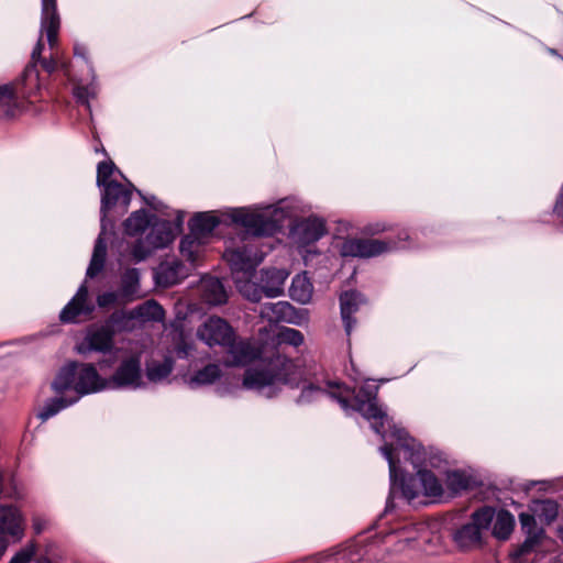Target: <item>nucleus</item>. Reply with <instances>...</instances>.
<instances>
[{
	"label": "nucleus",
	"instance_id": "f257e3e1",
	"mask_svg": "<svg viewBox=\"0 0 563 563\" xmlns=\"http://www.w3.org/2000/svg\"><path fill=\"white\" fill-rule=\"evenodd\" d=\"M282 385L292 388L301 386L296 398L299 406L311 405L323 396H329L338 401L343 410L360 412L375 433H380L388 420L386 410L377 404V386L366 384L356 390L336 380H324L322 384L310 382L305 377L300 366L279 351L269 357L261 358L255 366L249 367L244 373L243 386L268 399L278 395Z\"/></svg>",
	"mask_w": 563,
	"mask_h": 563
},
{
	"label": "nucleus",
	"instance_id": "f03ea898",
	"mask_svg": "<svg viewBox=\"0 0 563 563\" xmlns=\"http://www.w3.org/2000/svg\"><path fill=\"white\" fill-rule=\"evenodd\" d=\"M377 434L384 441L379 452L389 466L390 488L385 511L395 507L394 499L397 496L410 505H416L421 495L432 498L443 495L441 481L429 470L440 466L442 457L438 452L427 451L389 417L382 432Z\"/></svg>",
	"mask_w": 563,
	"mask_h": 563
},
{
	"label": "nucleus",
	"instance_id": "7ed1b4c3",
	"mask_svg": "<svg viewBox=\"0 0 563 563\" xmlns=\"http://www.w3.org/2000/svg\"><path fill=\"white\" fill-rule=\"evenodd\" d=\"M225 216L253 238L272 236L280 230L290 211L284 201L276 205H258L254 208L242 207L230 209Z\"/></svg>",
	"mask_w": 563,
	"mask_h": 563
},
{
	"label": "nucleus",
	"instance_id": "20e7f679",
	"mask_svg": "<svg viewBox=\"0 0 563 563\" xmlns=\"http://www.w3.org/2000/svg\"><path fill=\"white\" fill-rule=\"evenodd\" d=\"M124 180L129 187H125L118 181H112L108 186L101 188V231L96 240L92 256L86 272V276L89 278L96 277L102 272L104 267L107 256V242L104 239V233L108 225L112 227V223L107 219V212L114 207H120L123 211H125L130 206L132 189L135 190V188L126 178Z\"/></svg>",
	"mask_w": 563,
	"mask_h": 563
},
{
	"label": "nucleus",
	"instance_id": "39448f33",
	"mask_svg": "<svg viewBox=\"0 0 563 563\" xmlns=\"http://www.w3.org/2000/svg\"><path fill=\"white\" fill-rule=\"evenodd\" d=\"M52 389L63 394L73 389L78 400L86 395L108 389L107 378L102 377L91 363L68 362L56 374Z\"/></svg>",
	"mask_w": 563,
	"mask_h": 563
},
{
	"label": "nucleus",
	"instance_id": "423d86ee",
	"mask_svg": "<svg viewBox=\"0 0 563 563\" xmlns=\"http://www.w3.org/2000/svg\"><path fill=\"white\" fill-rule=\"evenodd\" d=\"M184 212L179 211L175 221L161 220L155 217L144 240H137L132 249V255L137 261H144L154 251L167 247L181 231Z\"/></svg>",
	"mask_w": 563,
	"mask_h": 563
},
{
	"label": "nucleus",
	"instance_id": "0eeeda50",
	"mask_svg": "<svg viewBox=\"0 0 563 563\" xmlns=\"http://www.w3.org/2000/svg\"><path fill=\"white\" fill-rule=\"evenodd\" d=\"M494 516V508L488 506L475 510L467 522L454 529L452 538L456 547L462 550L479 548L483 543V534L492 526Z\"/></svg>",
	"mask_w": 563,
	"mask_h": 563
},
{
	"label": "nucleus",
	"instance_id": "6e6552de",
	"mask_svg": "<svg viewBox=\"0 0 563 563\" xmlns=\"http://www.w3.org/2000/svg\"><path fill=\"white\" fill-rule=\"evenodd\" d=\"M108 389L137 390L145 388L140 354H130L120 360L114 372L107 378Z\"/></svg>",
	"mask_w": 563,
	"mask_h": 563
},
{
	"label": "nucleus",
	"instance_id": "1a4fd4ad",
	"mask_svg": "<svg viewBox=\"0 0 563 563\" xmlns=\"http://www.w3.org/2000/svg\"><path fill=\"white\" fill-rule=\"evenodd\" d=\"M44 44L42 38L38 40L37 44L32 51L31 58L32 63L25 67L19 81V92L25 98L34 97L41 89L40 76L37 70V63L41 64L42 68L52 74L58 67V62L54 58H42V52Z\"/></svg>",
	"mask_w": 563,
	"mask_h": 563
},
{
	"label": "nucleus",
	"instance_id": "9d476101",
	"mask_svg": "<svg viewBox=\"0 0 563 563\" xmlns=\"http://www.w3.org/2000/svg\"><path fill=\"white\" fill-rule=\"evenodd\" d=\"M74 54L77 58H80V63L82 64V66L86 67L87 78H76L74 75L70 74V70L65 65H63V67L65 69L66 75L71 80L76 81L74 89H73L76 100L79 103L85 104L89 109L90 108L89 100L91 98H95L97 95V91H98L97 85L95 82V78H96L95 71L87 58V47L86 46L76 44L74 46Z\"/></svg>",
	"mask_w": 563,
	"mask_h": 563
},
{
	"label": "nucleus",
	"instance_id": "9b49d317",
	"mask_svg": "<svg viewBox=\"0 0 563 563\" xmlns=\"http://www.w3.org/2000/svg\"><path fill=\"white\" fill-rule=\"evenodd\" d=\"M397 247L394 241L375 239H346L342 242L340 253L343 257L371 258L388 253Z\"/></svg>",
	"mask_w": 563,
	"mask_h": 563
},
{
	"label": "nucleus",
	"instance_id": "f8f14e48",
	"mask_svg": "<svg viewBox=\"0 0 563 563\" xmlns=\"http://www.w3.org/2000/svg\"><path fill=\"white\" fill-rule=\"evenodd\" d=\"M224 258L230 264L234 276L243 274L249 276L255 271L264 258V253L254 244L247 242L242 246L230 249L224 252Z\"/></svg>",
	"mask_w": 563,
	"mask_h": 563
},
{
	"label": "nucleus",
	"instance_id": "ddd939ff",
	"mask_svg": "<svg viewBox=\"0 0 563 563\" xmlns=\"http://www.w3.org/2000/svg\"><path fill=\"white\" fill-rule=\"evenodd\" d=\"M234 334L233 328L220 317L208 318L197 330L198 338L210 347H224Z\"/></svg>",
	"mask_w": 563,
	"mask_h": 563
},
{
	"label": "nucleus",
	"instance_id": "4468645a",
	"mask_svg": "<svg viewBox=\"0 0 563 563\" xmlns=\"http://www.w3.org/2000/svg\"><path fill=\"white\" fill-rule=\"evenodd\" d=\"M114 338L112 332L106 328V324L90 327L84 339L77 343L76 351L78 354L88 355L92 352L109 353L113 349Z\"/></svg>",
	"mask_w": 563,
	"mask_h": 563
},
{
	"label": "nucleus",
	"instance_id": "2eb2a0df",
	"mask_svg": "<svg viewBox=\"0 0 563 563\" xmlns=\"http://www.w3.org/2000/svg\"><path fill=\"white\" fill-rule=\"evenodd\" d=\"M327 233L323 219L308 217L298 221L290 230L292 241L301 249L319 241Z\"/></svg>",
	"mask_w": 563,
	"mask_h": 563
},
{
	"label": "nucleus",
	"instance_id": "dca6fc26",
	"mask_svg": "<svg viewBox=\"0 0 563 563\" xmlns=\"http://www.w3.org/2000/svg\"><path fill=\"white\" fill-rule=\"evenodd\" d=\"M223 349L227 354L223 364L227 367L246 366L260 357V351L254 344L247 340L238 339L235 334Z\"/></svg>",
	"mask_w": 563,
	"mask_h": 563
},
{
	"label": "nucleus",
	"instance_id": "f3484780",
	"mask_svg": "<svg viewBox=\"0 0 563 563\" xmlns=\"http://www.w3.org/2000/svg\"><path fill=\"white\" fill-rule=\"evenodd\" d=\"M93 309L95 306L88 299V288L84 283L71 300L63 308L59 319L64 323H75L80 320V317H90Z\"/></svg>",
	"mask_w": 563,
	"mask_h": 563
},
{
	"label": "nucleus",
	"instance_id": "a211bd4d",
	"mask_svg": "<svg viewBox=\"0 0 563 563\" xmlns=\"http://www.w3.org/2000/svg\"><path fill=\"white\" fill-rule=\"evenodd\" d=\"M189 275V268L178 258H167L154 269V280L159 287H170Z\"/></svg>",
	"mask_w": 563,
	"mask_h": 563
},
{
	"label": "nucleus",
	"instance_id": "6ab92c4d",
	"mask_svg": "<svg viewBox=\"0 0 563 563\" xmlns=\"http://www.w3.org/2000/svg\"><path fill=\"white\" fill-rule=\"evenodd\" d=\"M340 312L347 336L352 334L356 325V319L353 317L365 302L363 295L356 290H347L340 295Z\"/></svg>",
	"mask_w": 563,
	"mask_h": 563
},
{
	"label": "nucleus",
	"instance_id": "aec40b11",
	"mask_svg": "<svg viewBox=\"0 0 563 563\" xmlns=\"http://www.w3.org/2000/svg\"><path fill=\"white\" fill-rule=\"evenodd\" d=\"M519 521L521 530L526 534V540L520 545L518 555H523L540 543L544 534V530L538 525L539 520L532 512H521L519 515Z\"/></svg>",
	"mask_w": 563,
	"mask_h": 563
},
{
	"label": "nucleus",
	"instance_id": "412c9836",
	"mask_svg": "<svg viewBox=\"0 0 563 563\" xmlns=\"http://www.w3.org/2000/svg\"><path fill=\"white\" fill-rule=\"evenodd\" d=\"M288 276L289 273L284 268H263L260 279L265 297L275 298L283 295Z\"/></svg>",
	"mask_w": 563,
	"mask_h": 563
},
{
	"label": "nucleus",
	"instance_id": "4be33fe9",
	"mask_svg": "<svg viewBox=\"0 0 563 563\" xmlns=\"http://www.w3.org/2000/svg\"><path fill=\"white\" fill-rule=\"evenodd\" d=\"M294 307L287 301L267 302L261 307L260 316L269 322L294 323Z\"/></svg>",
	"mask_w": 563,
	"mask_h": 563
},
{
	"label": "nucleus",
	"instance_id": "5701e85b",
	"mask_svg": "<svg viewBox=\"0 0 563 563\" xmlns=\"http://www.w3.org/2000/svg\"><path fill=\"white\" fill-rule=\"evenodd\" d=\"M175 367V361L170 356L163 360H151L145 364V376L150 383L159 384L168 379Z\"/></svg>",
	"mask_w": 563,
	"mask_h": 563
},
{
	"label": "nucleus",
	"instance_id": "b1692460",
	"mask_svg": "<svg viewBox=\"0 0 563 563\" xmlns=\"http://www.w3.org/2000/svg\"><path fill=\"white\" fill-rule=\"evenodd\" d=\"M222 376L219 364L210 363L189 375L185 382L191 389L214 384Z\"/></svg>",
	"mask_w": 563,
	"mask_h": 563
},
{
	"label": "nucleus",
	"instance_id": "393cba45",
	"mask_svg": "<svg viewBox=\"0 0 563 563\" xmlns=\"http://www.w3.org/2000/svg\"><path fill=\"white\" fill-rule=\"evenodd\" d=\"M219 223L218 217L211 212H198L190 219L188 227L191 233L206 241Z\"/></svg>",
	"mask_w": 563,
	"mask_h": 563
},
{
	"label": "nucleus",
	"instance_id": "a878e982",
	"mask_svg": "<svg viewBox=\"0 0 563 563\" xmlns=\"http://www.w3.org/2000/svg\"><path fill=\"white\" fill-rule=\"evenodd\" d=\"M122 302H130L140 297V272L129 268L121 275V285L118 290Z\"/></svg>",
	"mask_w": 563,
	"mask_h": 563
},
{
	"label": "nucleus",
	"instance_id": "bb28decb",
	"mask_svg": "<svg viewBox=\"0 0 563 563\" xmlns=\"http://www.w3.org/2000/svg\"><path fill=\"white\" fill-rule=\"evenodd\" d=\"M202 299L213 306L222 305L227 301V292L223 284L217 277H206L201 280Z\"/></svg>",
	"mask_w": 563,
	"mask_h": 563
},
{
	"label": "nucleus",
	"instance_id": "cd10ccee",
	"mask_svg": "<svg viewBox=\"0 0 563 563\" xmlns=\"http://www.w3.org/2000/svg\"><path fill=\"white\" fill-rule=\"evenodd\" d=\"M137 320L133 316V310L114 311L106 321V328L112 332L113 338L118 333L131 332L136 328Z\"/></svg>",
	"mask_w": 563,
	"mask_h": 563
},
{
	"label": "nucleus",
	"instance_id": "c85d7f7f",
	"mask_svg": "<svg viewBox=\"0 0 563 563\" xmlns=\"http://www.w3.org/2000/svg\"><path fill=\"white\" fill-rule=\"evenodd\" d=\"M205 243V240L195 235L190 231L180 240V254L184 258H186V261L189 262L191 268L197 265Z\"/></svg>",
	"mask_w": 563,
	"mask_h": 563
},
{
	"label": "nucleus",
	"instance_id": "c756f323",
	"mask_svg": "<svg viewBox=\"0 0 563 563\" xmlns=\"http://www.w3.org/2000/svg\"><path fill=\"white\" fill-rule=\"evenodd\" d=\"M313 294V286L307 276V273L297 274L289 287V296L299 303H308Z\"/></svg>",
	"mask_w": 563,
	"mask_h": 563
},
{
	"label": "nucleus",
	"instance_id": "7c9ffc66",
	"mask_svg": "<svg viewBox=\"0 0 563 563\" xmlns=\"http://www.w3.org/2000/svg\"><path fill=\"white\" fill-rule=\"evenodd\" d=\"M156 216L150 214L144 209L136 210L124 221V231L128 235L135 236L151 228Z\"/></svg>",
	"mask_w": 563,
	"mask_h": 563
},
{
	"label": "nucleus",
	"instance_id": "2f4dec72",
	"mask_svg": "<svg viewBox=\"0 0 563 563\" xmlns=\"http://www.w3.org/2000/svg\"><path fill=\"white\" fill-rule=\"evenodd\" d=\"M133 310L137 322L162 321L165 317L163 307L155 300L150 299L139 305Z\"/></svg>",
	"mask_w": 563,
	"mask_h": 563
},
{
	"label": "nucleus",
	"instance_id": "473e14b6",
	"mask_svg": "<svg viewBox=\"0 0 563 563\" xmlns=\"http://www.w3.org/2000/svg\"><path fill=\"white\" fill-rule=\"evenodd\" d=\"M493 536L498 540H507L515 527V517L508 510L495 512L493 519Z\"/></svg>",
	"mask_w": 563,
	"mask_h": 563
},
{
	"label": "nucleus",
	"instance_id": "72a5a7b5",
	"mask_svg": "<svg viewBox=\"0 0 563 563\" xmlns=\"http://www.w3.org/2000/svg\"><path fill=\"white\" fill-rule=\"evenodd\" d=\"M77 401H78V397H69L68 398V397L59 396V397L51 398L44 404L43 408L38 411L37 418L44 422V421L48 420L49 418L56 416L63 409H66L69 406L76 404Z\"/></svg>",
	"mask_w": 563,
	"mask_h": 563
},
{
	"label": "nucleus",
	"instance_id": "f704fd0d",
	"mask_svg": "<svg viewBox=\"0 0 563 563\" xmlns=\"http://www.w3.org/2000/svg\"><path fill=\"white\" fill-rule=\"evenodd\" d=\"M16 93H20L19 89L13 90L9 85L0 86V119H10L15 115Z\"/></svg>",
	"mask_w": 563,
	"mask_h": 563
},
{
	"label": "nucleus",
	"instance_id": "c9c22d12",
	"mask_svg": "<svg viewBox=\"0 0 563 563\" xmlns=\"http://www.w3.org/2000/svg\"><path fill=\"white\" fill-rule=\"evenodd\" d=\"M531 512L538 518L539 522L544 525L552 523L559 514V505L552 499L534 501Z\"/></svg>",
	"mask_w": 563,
	"mask_h": 563
},
{
	"label": "nucleus",
	"instance_id": "e433bc0d",
	"mask_svg": "<svg viewBox=\"0 0 563 563\" xmlns=\"http://www.w3.org/2000/svg\"><path fill=\"white\" fill-rule=\"evenodd\" d=\"M234 282L240 294L250 301L258 302L265 296L261 283L242 279L240 276H234Z\"/></svg>",
	"mask_w": 563,
	"mask_h": 563
},
{
	"label": "nucleus",
	"instance_id": "4c0bfd02",
	"mask_svg": "<svg viewBox=\"0 0 563 563\" xmlns=\"http://www.w3.org/2000/svg\"><path fill=\"white\" fill-rule=\"evenodd\" d=\"M472 478L462 471H449L445 476V484L453 494H460L471 487Z\"/></svg>",
	"mask_w": 563,
	"mask_h": 563
},
{
	"label": "nucleus",
	"instance_id": "58836bf2",
	"mask_svg": "<svg viewBox=\"0 0 563 563\" xmlns=\"http://www.w3.org/2000/svg\"><path fill=\"white\" fill-rule=\"evenodd\" d=\"M113 174H118L125 179L124 175L117 168L112 161L100 162L97 166V186L103 188L111 184L113 180H111L110 177Z\"/></svg>",
	"mask_w": 563,
	"mask_h": 563
},
{
	"label": "nucleus",
	"instance_id": "ea45409f",
	"mask_svg": "<svg viewBox=\"0 0 563 563\" xmlns=\"http://www.w3.org/2000/svg\"><path fill=\"white\" fill-rule=\"evenodd\" d=\"M277 342L279 345L287 344L297 347L303 343V334L299 330L285 327L279 330Z\"/></svg>",
	"mask_w": 563,
	"mask_h": 563
},
{
	"label": "nucleus",
	"instance_id": "a19ab883",
	"mask_svg": "<svg viewBox=\"0 0 563 563\" xmlns=\"http://www.w3.org/2000/svg\"><path fill=\"white\" fill-rule=\"evenodd\" d=\"M35 555V545L29 544L25 548L18 551L9 563H30Z\"/></svg>",
	"mask_w": 563,
	"mask_h": 563
},
{
	"label": "nucleus",
	"instance_id": "79ce46f5",
	"mask_svg": "<svg viewBox=\"0 0 563 563\" xmlns=\"http://www.w3.org/2000/svg\"><path fill=\"white\" fill-rule=\"evenodd\" d=\"M122 302L119 291H104L97 297V303L100 308L110 307Z\"/></svg>",
	"mask_w": 563,
	"mask_h": 563
},
{
	"label": "nucleus",
	"instance_id": "37998d69",
	"mask_svg": "<svg viewBox=\"0 0 563 563\" xmlns=\"http://www.w3.org/2000/svg\"><path fill=\"white\" fill-rule=\"evenodd\" d=\"M41 20H59L56 9V0H42Z\"/></svg>",
	"mask_w": 563,
	"mask_h": 563
},
{
	"label": "nucleus",
	"instance_id": "c03bdc74",
	"mask_svg": "<svg viewBox=\"0 0 563 563\" xmlns=\"http://www.w3.org/2000/svg\"><path fill=\"white\" fill-rule=\"evenodd\" d=\"M390 229H391V227L388 225L387 223L382 222V221H377V222H372V223L366 224L362 229V232L364 234H368V235H376V234H379L382 232L388 231Z\"/></svg>",
	"mask_w": 563,
	"mask_h": 563
},
{
	"label": "nucleus",
	"instance_id": "a18cd8bd",
	"mask_svg": "<svg viewBox=\"0 0 563 563\" xmlns=\"http://www.w3.org/2000/svg\"><path fill=\"white\" fill-rule=\"evenodd\" d=\"M135 190L148 207H151L155 211L165 213V206L159 199H157L155 196H144L141 190Z\"/></svg>",
	"mask_w": 563,
	"mask_h": 563
},
{
	"label": "nucleus",
	"instance_id": "49530a36",
	"mask_svg": "<svg viewBox=\"0 0 563 563\" xmlns=\"http://www.w3.org/2000/svg\"><path fill=\"white\" fill-rule=\"evenodd\" d=\"M46 526L47 520L45 518L36 516L32 520V527L36 534H41L46 529Z\"/></svg>",
	"mask_w": 563,
	"mask_h": 563
},
{
	"label": "nucleus",
	"instance_id": "de8ad7c7",
	"mask_svg": "<svg viewBox=\"0 0 563 563\" xmlns=\"http://www.w3.org/2000/svg\"><path fill=\"white\" fill-rule=\"evenodd\" d=\"M409 238H410V234H409L408 230L407 229H401L398 232V242L396 241V244H397L396 249L402 247V245H399V243L409 240ZM393 241L395 242V240H393Z\"/></svg>",
	"mask_w": 563,
	"mask_h": 563
},
{
	"label": "nucleus",
	"instance_id": "09e8293b",
	"mask_svg": "<svg viewBox=\"0 0 563 563\" xmlns=\"http://www.w3.org/2000/svg\"><path fill=\"white\" fill-rule=\"evenodd\" d=\"M177 353H178V355H179L180 357H183V356H185V357H186V356H188V355H189V353H188V346H187V345L179 346V347H178Z\"/></svg>",
	"mask_w": 563,
	"mask_h": 563
},
{
	"label": "nucleus",
	"instance_id": "8fccbe9b",
	"mask_svg": "<svg viewBox=\"0 0 563 563\" xmlns=\"http://www.w3.org/2000/svg\"><path fill=\"white\" fill-rule=\"evenodd\" d=\"M350 377H351L354 382H357V380H360V379H363V377H362L358 373H356V372H355V375L350 374Z\"/></svg>",
	"mask_w": 563,
	"mask_h": 563
}]
</instances>
